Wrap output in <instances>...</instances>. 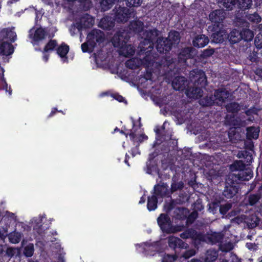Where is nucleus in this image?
Listing matches in <instances>:
<instances>
[{"instance_id":"f257e3e1","label":"nucleus","mask_w":262,"mask_h":262,"mask_svg":"<svg viewBox=\"0 0 262 262\" xmlns=\"http://www.w3.org/2000/svg\"><path fill=\"white\" fill-rule=\"evenodd\" d=\"M176 60L171 56H166L164 59L163 66L166 67V70L171 76L174 77L172 81L173 88L177 91H183L188 86V80L184 76L178 75L181 72V68L178 67L175 63Z\"/></svg>"},{"instance_id":"f03ea898","label":"nucleus","mask_w":262,"mask_h":262,"mask_svg":"<svg viewBox=\"0 0 262 262\" xmlns=\"http://www.w3.org/2000/svg\"><path fill=\"white\" fill-rule=\"evenodd\" d=\"M180 236L184 239L191 238L195 246L199 245L201 242L206 241L205 235L204 233L198 232L192 228L184 230V231L180 234Z\"/></svg>"},{"instance_id":"7ed1b4c3","label":"nucleus","mask_w":262,"mask_h":262,"mask_svg":"<svg viewBox=\"0 0 262 262\" xmlns=\"http://www.w3.org/2000/svg\"><path fill=\"white\" fill-rule=\"evenodd\" d=\"M195 54V50L191 47H186L182 49L178 55V60H176L175 63L178 67L181 66H188L187 60L192 59ZM173 59V58H172Z\"/></svg>"},{"instance_id":"20e7f679","label":"nucleus","mask_w":262,"mask_h":262,"mask_svg":"<svg viewBox=\"0 0 262 262\" xmlns=\"http://www.w3.org/2000/svg\"><path fill=\"white\" fill-rule=\"evenodd\" d=\"M190 80L193 85L204 88L207 85V77L205 73L202 70L194 69L190 72Z\"/></svg>"},{"instance_id":"39448f33","label":"nucleus","mask_w":262,"mask_h":262,"mask_svg":"<svg viewBox=\"0 0 262 262\" xmlns=\"http://www.w3.org/2000/svg\"><path fill=\"white\" fill-rule=\"evenodd\" d=\"M129 39L130 35L128 32L124 30H120L114 34L112 42L115 47L120 49L126 45Z\"/></svg>"},{"instance_id":"423d86ee","label":"nucleus","mask_w":262,"mask_h":262,"mask_svg":"<svg viewBox=\"0 0 262 262\" xmlns=\"http://www.w3.org/2000/svg\"><path fill=\"white\" fill-rule=\"evenodd\" d=\"M114 12V18L118 23L126 22L130 17L129 10L125 7H115L113 10Z\"/></svg>"},{"instance_id":"0eeeda50","label":"nucleus","mask_w":262,"mask_h":262,"mask_svg":"<svg viewBox=\"0 0 262 262\" xmlns=\"http://www.w3.org/2000/svg\"><path fill=\"white\" fill-rule=\"evenodd\" d=\"M88 43L93 48L96 43L100 44L105 40V35L103 31L100 30H93L88 35Z\"/></svg>"},{"instance_id":"6e6552de","label":"nucleus","mask_w":262,"mask_h":262,"mask_svg":"<svg viewBox=\"0 0 262 262\" xmlns=\"http://www.w3.org/2000/svg\"><path fill=\"white\" fill-rule=\"evenodd\" d=\"M47 35L45 28H37L35 30L32 29L29 31V37L31 39V42L33 46L39 45L40 41L45 39Z\"/></svg>"},{"instance_id":"1a4fd4ad","label":"nucleus","mask_w":262,"mask_h":262,"mask_svg":"<svg viewBox=\"0 0 262 262\" xmlns=\"http://www.w3.org/2000/svg\"><path fill=\"white\" fill-rule=\"evenodd\" d=\"M178 212L176 215V218L180 220H186L187 225L192 224L198 217V213L196 211H193L189 214V211L185 208H179Z\"/></svg>"},{"instance_id":"9d476101","label":"nucleus","mask_w":262,"mask_h":262,"mask_svg":"<svg viewBox=\"0 0 262 262\" xmlns=\"http://www.w3.org/2000/svg\"><path fill=\"white\" fill-rule=\"evenodd\" d=\"M226 16V13L223 9L213 10L209 15V19L213 24V26L216 27L224 26L223 23Z\"/></svg>"},{"instance_id":"9b49d317","label":"nucleus","mask_w":262,"mask_h":262,"mask_svg":"<svg viewBox=\"0 0 262 262\" xmlns=\"http://www.w3.org/2000/svg\"><path fill=\"white\" fill-rule=\"evenodd\" d=\"M211 35L212 41L215 43H223L227 39V32L224 28V26L220 27L213 26Z\"/></svg>"},{"instance_id":"f8f14e48","label":"nucleus","mask_w":262,"mask_h":262,"mask_svg":"<svg viewBox=\"0 0 262 262\" xmlns=\"http://www.w3.org/2000/svg\"><path fill=\"white\" fill-rule=\"evenodd\" d=\"M173 42L167 38L160 37L157 39L156 48L160 53H166L171 50Z\"/></svg>"},{"instance_id":"ddd939ff","label":"nucleus","mask_w":262,"mask_h":262,"mask_svg":"<svg viewBox=\"0 0 262 262\" xmlns=\"http://www.w3.org/2000/svg\"><path fill=\"white\" fill-rule=\"evenodd\" d=\"M157 222L162 232L167 234L172 224V221L168 214L161 213L157 219Z\"/></svg>"},{"instance_id":"4468645a","label":"nucleus","mask_w":262,"mask_h":262,"mask_svg":"<svg viewBox=\"0 0 262 262\" xmlns=\"http://www.w3.org/2000/svg\"><path fill=\"white\" fill-rule=\"evenodd\" d=\"M138 246L142 249V252L146 255L153 256L159 252L160 249L159 242H146L138 245Z\"/></svg>"},{"instance_id":"2eb2a0df","label":"nucleus","mask_w":262,"mask_h":262,"mask_svg":"<svg viewBox=\"0 0 262 262\" xmlns=\"http://www.w3.org/2000/svg\"><path fill=\"white\" fill-rule=\"evenodd\" d=\"M234 181V180L231 179L230 182L226 183L223 195L227 199L233 198L238 192L239 186L237 183H235Z\"/></svg>"},{"instance_id":"dca6fc26","label":"nucleus","mask_w":262,"mask_h":262,"mask_svg":"<svg viewBox=\"0 0 262 262\" xmlns=\"http://www.w3.org/2000/svg\"><path fill=\"white\" fill-rule=\"evenodd\" d=\"M152 194L155 195L158 199H162L169 196L170 192L168 185L166 183L155 185Z\"/></svg>"},{"instance_id":"f3484780","label":"nucleus","mask_w":262,"mask_h":262,"mask_svg":"<svg viewBox=\"0 0 262 262\" xmlns=\"http://www.w3.org/2000/svg\"><path fill=\"white\" fill-rule=\"evenodd\" d=\"M94 24V19L90 15L85 14L80 17L79 21L76 23V28L79 31L82 29L90 28Z\"/></svg>"},{"instance_id":"a211bd4d","label":"nucleus","mask_w":262,"mask_h":262,"mask_svg":"<svg viewBox=\"0 0 262 262\" xmlns=\"http://www.w3.org/2000/svg\"><path fill=\"white\" fill-rule=\"evenodd\" d=\"M167 243L168 246L174 250L176 252L177 249H186L188 246V244L181 238L173 236H170L168 237Z\"/></svg>"},{"instance_id":"6ab92c4d","label":"nucleus","mask_w":262,"mask_h":262,"mask_svg":"<svg viewBox=\"0 0 262 262\" xmlns=\"http://www.w3.org/2000/svg\"><path fill=\"white\" fill-rule=\"evenodd\" d=\"M230 177L231 179L235 181H247L253 177V172L250 169L246 167L243 170H239L238 173H233Z\"/></svg>"},{"instance_id":"aec40b11","label":"nucleus","mask_w":262,"mask_h":262,"mask_svg":"<svg viewBox=\"0 0 262 262\" xmlns=\"http://www.w3.org/2000/svg\"><path fill=\"white\" fill-rule=\"evenodd\" d=\"M144 35L145 36L144 39L145 43L148 44V48L150 49L149 51L146 52V53H148L152 51L154 48V42L158 36V30L155 29L147 31L144 33Z\"/></svg>"},{"instance_id":"412c9836","label":"nucleus","mask_w":262,"mask_h":262,"mask_svg":"<svg viewBox=\"0 0 262 262\" xmlns=\"http://www.w3.org/2000/svg\"><path fill=\"white\" fill-rule=\"evenodd\" d=\"M229 96V93L225 89H219L215 90L213 97H214L216 105H222Z\"/></svg>"},{"instance_id":"4be33fe9","label":"nucleus","mask_w":262,"mask_h":262,"mask_svg":"<svg viewBox=\"0 0 262 262\" xmlns=\"http://www.w3.org/2000/svg\"><path fill=\"white\" fill-rule=\"evenodd\" d=\"M115 19L110 15H105L100 20L99 27L105 30H111L115 26Z\"/></svg>"},{"instance_id":"5701e85b","label":"nucleus","mask_w":262,"mask_h":262,"mask_svg":"<svg viewBox=\"0 0 262 262\" xmlns=\"http://www.w3.org/2000/svg\"><path fill=\"white\" fill-rule=\"evenodd\" d=\"M202 89L194 85L193 86H188L185 92L188 97L195 99L200 98L202 96Z\"/></svg>"},{"instance_id":"b1692460","label":"nucleus","mask_w":262,"mask_h":262,"mask_svg":"<svg viewBox=\"0 0 262 262\" xmlns=\"http://www.w3.org/2000/svg\"><path fill=\"white\" fill-rule=\"evenodd\" d=\"M209 39L207 36L204 34H199L195 36L192 40V45L198 48H203L209 42Z\"/></svg>"},{"instance_id":"393cba45","label":"nucleus","mask_w":262,"mask_h":262,"mask_svg":"<svg viewBox=\"0 0 262 262\" xmlns=\"http://www.w3.org/2000/svg\"><path fill=\"white\" fill-rule=\"evenodd\" d=\"M14 48L11 43L7 41L0 42V55L9 56L13 54Z\"/></svg>"},{"instance_id":"a878e982","label":"nucleus","mask_w":262,"mask_h":262,"mask_svg":"<svg viewBox=\"0 0 262 262\" xmlns=\"http://www.w3.org/2000/svg\"><path fill=\"white\" fill-rule=\"evenodd\" d=\"M259 127L249 126L246 128V138L248 140H256L259 137Z\"/></svg>"},{"instance_id":"bb28decb","label":"nucleus","mask_w":262,"mask_h":262,"mask_svg":"<svg viewBox=\"0 0 262 262\" xmlns=\"http://www.w3.org/2000/svg\"><path fill=\"white\" fill-rule=\"evenodd\" d=\"M237 157L239 159H243V161L247 165H250L253 161L252 152L247 150L239 151Z\"/></svg>"},{"instance_id":"cd10ccee","label":"nucleus","mask_w":262,"mask_h":262,"mask_svg":"<svg viewBox=\"0 0 262 262\" xmlns=\"http://www.w3.org/2000/svg\"><path fill=\"white\" fill-rule=\"evenodd\" d=\"M227 39L231 44L238 42L242 40L241 30L233 29L229 34L227 33Z\"/></svg>"},{"instance_id":"c85d7f7f","label":"nucleus","mask_w":262,"mask_h":262,"mask_svg":"<svg viewBox=\"0 0 262 262\" xmlns=\"http://www.w3.org/2000/svg\"><path fill=\"white\" fill-rule=\"evenodd\" d=\"M143 23L140 20H133L130 22L128 28L133 32L139 33L143 31Z\"/></svg>"},{"instance_id":"c756f323","label":"nucleus","mask_w":262,"mask_h":262,"mask_svg":"<svg viewBox=\"0 0 262 262\" xmlns=\"http://www.w3.org/2000/svg\"><path fill=\"white\" fill-rule=\"evenodd\" d=\"M247 165L244 162L243 160H236L230 165V169L231 171L234 172V173H238L239 170H243Z\"/></svg>"},{"instance_id":"7c9ffc66","label":"nucleus","mask_w":262,"mask_h":262,"mask_svg":"<svg viewBox=\"0 0 262 262\" xmlns=\"http://www.w3.org/2000/svg\"><path fill=\"white\" fill-rule=\"evenodd\" d=\"M58 46V43L55 39H50L45 45L42 51L40 49H35V50L38 51H41L42 53L51 52L54 50H56Z\"/></svg>"},{"instance_id":"2f4dec72","label":"nucleus","mask_w":262,"mask_h":262,"mask_svg":"<svg viewBox=\"0 0 262 262\" xmlns=\"http://www.w3.org/2000/svg\"><path fill=\"white\" fill-rule=\"evenodd\" d=\"M69 46L64 42H62L59 46H57L56 48V52L57 54L63 58L67 60V54L69 51Z\"/></svg>"},{"instance_id":"473e14b6","label":"nucleus","mask_w":262,"mask_h":262,"mask_svg":"<svg viewBox=\"0 0 262 262\" xmlns=\"http://www.w3.org/2000/svg\"><path fill=\"white\" fill-rule=\"evenodd\" d=\"M199 103L202 106H211L215 104H216L214 97L212 95L210 96H206L204 97L200 98Z\"/></svg>"},{"instance_id":"72a5a7b5","label":"nucleus","mask_w":262,"mask_h":262,"mask_svg":"<svg viewBox=\"0 0 262 262\" xmlns=\"http://www.w3.org/2000/svg\"><path fill=\"white\" fill-rule=\"evenodd\" d=\"M158 198L155 195L152 194L147 198V208L149 211L155 210L158 207Z\"/></svg>"},{"instance_id":"f704fd0d","label":"nucleus","mask_w":262,"mask_h":262,"mask_svg":"<svg viewBox=\"0 0 262 262\" xmlns=\"http://www.w3.org/2000/svg\"><path fill=\"white\" fill-rule=\"evenodd\" d=\"M1 36L3 38L9 39L11 42H14L16 39V33L8 28H4L2 30Z\"/></svg>"},{"instance_id":"c9c22d12","label":"nucleus","mask_w":262,"mask_h":262,"mask_svg":"<svg viewBox=\"0 0 262 262\" xmlns=\"http://www.w3.org/2000/svg\"><path fill=\"white\" fill-rule=\"evenodd\" d=\"M121 54L123 55L125 57H130L133 56L135 52L134 47L131 45H124L122 48H120Z\"/></svg>"},{"instance_id":"e433bc0d","label":"nucleus","mask_w":262,"mask_h":262,"mask_svg":"<svg viewBox=\"0 0 262 262\" xmlns=\"http://www.w3.org/2000/svg\"><path fill=\"white\" fill-rule=\"evenodd\" d=\"M218 252L215 249H209L205 254V262H213L215 261L218 257Z\"/></svg>"},{"instance_id":"4c0bfd02","label":"nucleus","mask_w":262,"mask_h":262,"mask_svg":"<svg viewBox=\"0 0 262 262\" xmlns=\"http://www.w3.org/2000/svg\"><path fill=\"white\" fill-rule=\"evenodd\" d=\"M218 3L226 10L230 11L235 6L236 4V0H218Z\"/></svg>"},{"instance_id":"58836bf2","label":"nucleus","mask_w":262,"mask_h":262,"mask_svg":"<svg viewBox=\"0 0 262 262\" xmlns=\"http://www.w3.org/2000/svg\"><path fill=\"white\" fill-rule=\"evenodd\" d=\"M242 39L246 41H251L254 37L253 32L249 28H243L241 30Z\"/></svg>"},{"instance_id":"ea45409f","label":"nucleus","mask_w":262,"mask_h":262,"mask_svg":"<svg viewBox=\"0 0 262 262\" xmlns=\"http://www.w3.org/2000/svg\"><path fill=\"white\" fill-rule=\"evenodd\" d=\"M42 219L39 217L35 220L34 225H33V230L39 235L43 233L45 229L42 226Z\"/></svg>"},{"instance_id":"a19ab883","label":"nucleus","mask_w":262,"mask_h":262,"mask_svg":"<svg viewBox=\"0 0 262 262\" xmlns=\"http://www.w3.org/2000/svg\"><path fill=\"white\" fill-rule=\"evenodd\" d=\"M225 107L228 113H237L241 108V105L236 102L228 103Z\"/></svg>"},{"instance_id":"79ce46f5","label":"nucleus","mask_w":262,"mask_h":262,"mask_svg":"<svg viewBox=\"0 0 262 262\" xmlns=\"http://www.w3.org/2000/svg\"><path fill=\"white\" fill-rule=\"evenodd\" d=\"M208 239L213 244L221 243L223 235L220 232H213L208 236Z\"/></svg>"},{"instance_id":"37998d69","label":"nucleus","mask_w":262,"mask_h":262,"mask_svg":"<svg viewBox=\"0 0 262 262\" xmlns=\"http://www.w3.org/2000/svg\"><path fill=\"white\" fill-rule=\"evenodd\" d=\"M238 4V8L244 11L251 8L252 5V0H236V4Z\"/></svg>"},{"instance_id":"c03bdc74","label":"nucleus","mask_w":262,"mask_h":262,"mask_svg":"<svg viewBox=\"0 0 262 262\" xmlns=\"http://www.w3.org/2000/svg\"><path fill=\"white\" fill-rule=\"evenodd\" d=\"M115 2L114 0H101L100 2L101 9L103 11H107L113 7Z\"/></svg>"},{"instance_id":"a18cd8bd","label":"nucleus","mask_w":262,"mask_h":262,"mask_svg":"<svg viewBox=\"0 0 262 262\" xmlns=\"http://www.w3.org/2000/svg\"><path fill=\"white\" fill-rule=\"evenodd\" d=\"M260 195L257 193L250 194L248 198V202L250 206H254L260 200Z\"/></svg>"},{"instance_id":"49530a36","label":"nucleus","mask_w":262,"mask_h":262,"mask_svg":"<svg viewBox=\"0 0 262 262\" xmlns=\"http://www.w3.org/2000/svg\"><path fill=\"white\" fill-rule=\"evenodd\" d=\"M185 228V226L184 225H173L172 224L170 227L169 230L167 234H172L176 233L182 231H183Z\"/></svg>"},{"instance_id":"de8ad7c7","label":"nucleus","mask_w":262,"mask_h":262,"mask_svg":"<svg viewBox=\"0 0 262 262\" xmlns=\"http://www.w3.org/2000/svg\"><path fill=\"white\" fill-rule=\"evenodd\" d=\"M247 18L253 23H259L261 21V17L257 12L249 14L247 15Z\"/></svg>"},{"instance_id":"09e8293b","label":"nucleus","mask_w":262,"mask_h":262,"mask_svg":"<svg viewBox=\"0 0 262 262\" xmlns=\"http://www.w3.org/2000/svg\"><path fill=\"white\" fill-rule=\"evenodd\" d=\"M249 221L248 224H249V226L251 228H253L259 225L260 219L256 215H252L249 219Z\"/></svg>"},{"instance_id":"8fccbe9b","label":"nucleus","mask_w":262,"mask_h":262,"mask_svg":"<svg viewBox=\"0 0 262 262\" xmlns=\"http://www.w3.org/2000/svg\"><path fill=\"white\" fill-rule=\"evenodd\" d=\"M232 208V204L231 203H226L225 204L221 205L220 206V213L225 215L227 214L228 211Z\"/></svg>"},{"instance_id":"3c124183","label":"nucleus","mask_w":262,"mask_h":262,"mask_svg":"<svg viewBox=\"0 0 262 262\" xmlns=\"http://www.w3.org/2000/svg\"><path fill=\"white\" fill-rule=\"evenodd\" d=\"M125 66L129 69L136 70L139 68V65L135 59L128 60L125 62Z\"/></svg>"},{"instance_id":"603ef678","label":"nucleus","mask_w":262,"mask_h":262,"mask_svg":"<svg viewBox=\"0 0 262 262\" xmlns=\"http://www.w3.org/2000/svg\"><path fill=\"white\" fill-rule=\"evenodd\" d=\"M183 188V183L182 182L179 183H172L171 185L170 193H172L175 191L181 190Z\"/></svg>"},{"instance_id":"864d4df0","label":"nucleus","mask_w":262,"mask_h":262,"mask_svg":"<svg viewBox=\"0 0 262 262\" xmlns=\"http://www.w3.org/2000/svg\"><path fill=\"white\" fill-rule=\"evenodd\" d=\"M214 53V49L210 47L203 50L201 56L203 58H207L212 56Z\"/></svg>"},{"instance_id":"5fc2aeb1","label":"nucleus","mask_w":262,"mask_h":262,"mask_svg":"<svg viewBox=\"0 0 262 262\" xmlns=\"http://www.w3.org/2000/svg\"><path fill=\"white\" fill-rule=\"evenodd\" d=\"M34 249L33 246V245H31V246L29 245L25 248L24 253L26 256H27L28 257H30L33 255V254L34 253Z\"/></svg>"},{"instance_id":"6e6d98bb","label":"nucleus","mask_w":262,"mask_h":262,"mask_svg":"<svg viewBox=\"0 0 262 262\" xmlns=\"http://www.w3.org/2000/svg\"><path fill=\"white\" fill-rule=\"evenodd\" d=\"M142 2V0H126V5L127 7H138Z\"/></svg>"},{"instance_id":"4d7b16f0","label":"nucleus","mask_w":262,"mask_h":262,"mask_svg":"<svg viewBox=\"0 0 262 262\" xmlns=\"http://www.w3.org/2000/svg\"><path fill=\"white\" fill-rule=\"evenodd\" d=\"M177 258L178 256L176 254H167L163 257L162 262H173L177 260Z\"/></svg>"},{"instance_id":"13d9d810","label":"nucleus","mask_w":262,"mask_h":262,"mask_svg":"<svg viewBox=\"0 0 262 262\" xmlns=\"http://www.w3.org/2000/svg\"><path fill=\"white\" fill-rule=\"evenodd\" d=\"M195 254V252L193 249H190L186 251L183 254L182 256L185 259H188L192 257Z\"/></svg>"},{"instance_id":"bf43d9fd","label":"nucleus","mask_w":262,"mask_h":262,"mask_svg":"<svg viewBox=\"0 0 262 262\" xmlns=\"http://www.w3.org/2000/svg\"><path fill=\"white\" fill-rule=\"evenodd\" d=\"M139 143L138 145H136L135 147H133L130 151H129L133 157L136 156L138 154H140V152L139 151Z\"/></svg>"},{"instance_id":"052dcab7","label":"nucleus","mask_w":262,"mask_h":262,"mask_svg":"<svg viewBox=\"0 0 262 262\" xmlns=\"http://www.w3.org/2000/svg\"><path fill=\"white\" fill-rule=\"evenodd\" d=\"M254 145L252 140L245 144V150H247L252 152H254Z\"/></svg>"},{"instance_id":"680f3d73","label":"nucleus","mask_w":262,"mask_h":262,"mask_svg":"<svg viewBox=\"0 0 262 262\" xmlns=\"http://www.w3.org/2000/svg\"><path fill=\"white\" fill-rule=\"evenodd\" d=\"M10 241L13 243H18L20 241V236L19 235L14 234L13 235L11 234L9 237Z\"/></svg>"},{"instance_id":"e2e57ef3","label":"nucleus","mask_w":262,"mask_h":262,"mask_svg":"<svg viewBox=\"0 0 262 262\" xmlns=\"http://www.w3.org/2000/svg\"><path fill=\"white\" fill-rule=\"evenodd\" d=\"M89 46L90 45L89 43L88 44V42H84L82 43L81 47L82 52L84 53L91 52L92 51L89 49Z\"/></svg>"},{"instance_id":"0e129e2a","label":"nucleus","mask_w":262,"mask_h":262,"mask_svg":"<svg viewBox=\"0 0 262 262\" xmlns=\"http://www.w3.org/2000/svg\"><path fill=\"white\" fill-rule=\"evenodd\" d=\"M248 58L252 62H256L257 60V55L256 53L253 52L249 55Z\"/></svg>"},{"instance_id":"69168bd1","label":"nucleus","mask_w":262,"mask_h":262,"mask_svg":"<svg viewBox=\"0 0 262 262\" xmlns=\"http://www.w3.org/2000/svg\"><path fill=\"white\" fill-rule=\"evenodd\" d=\"M113 98L120 102H122L125 100V98L119 94H114L113 96Z\"/></svg>"},{"instance_id":"338daca9","label":"nucleus","mask_w":262,"mask_h":262,"mask_svg":"<svg viewBox=\"0 0 262 262\" xmlns=\"http://www.w3.org/2000/svg\"><path fill=\"white\" fill-rule=\"evenodd\" d=\"M235 135H236V131H235V129H234L233 130L231 129L228 133L229 138L230 140H232L234 139H236Z\"/></svg>"},{"instance_id":"774afa93","label":"nucleus","mask_w":262,"mask_h":262,"mask_svg":"<svg viewBox=\"0 0 262 262\" xmlns=\"http://www.w3.org/2000/svg\"><path fill=\"white\" fill-rule=\"evenodd\" d=\"M148 139V137L145 135V134H141L140 135V136L138 137V141L139 143L142 142L144 140H147Z\"/></svg>"}]
</instances>
